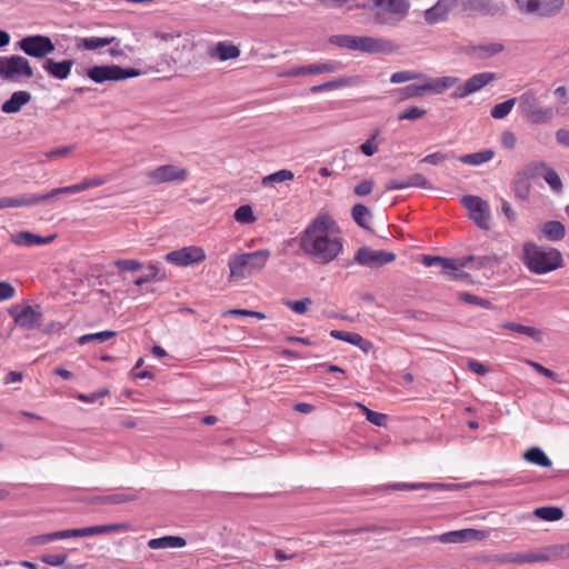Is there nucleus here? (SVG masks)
<instances>
[{
	"instance_id": "1",
	"label": "nucleus",
	"mask_w": 569,
	"mask_h": 569,
	"mask_svg": "<svg viewBox=\"0 0 569 569\" xmlns=\"http://www.w3.org/2000/svg\"><path fill=\"white\" fill-rule=\"evenodd\" d=\"M300 249L316 262L328 264L343 250L336 221L329 214H318L298 238Z\"/></svg>"
},
{
	"instance_id": "2",
	"label": "nucleus",
	"mask_w": 569,
	"mask_h": 569,
	"mask_svg": "<svg viewBox=\"0 0 569 569\" xmlns=\"http://www.w3.org/2000/svg\"><path fill=\"white\" fill-rule=\"evenodd\" d=\"M522 262L526 268L536 274H546L562 267L561 252L549 246H539L536 242H525L522 247Z\"/></svg>"
},
{
	"instance_id": "3",
	"label": "nucleus",
	"mask_w": 569,
	"mask_h": 569,
	"mask_svg": "<svg viewBox=\"0 0 569 569\" xmlns=\"http://www.w3.org/2000/svg\"><path fill=\"white\" fill-rule=\"evenodd\" d=\"M329 43L341 49L350 51H359L361 53H385L396 52L398 47L387 38H378L370 36H352V34H333L329 38Z\"/></svg>"
},
{
	"instance_id": "4",
	"label": "nucleus",
	"mask_w": 569,
	"mask_h": 569,
	"mask_svg": "<svg viewBox=\"0 0 569 569\" xmlns=\"http://www.w3.org/2000/svg\"><path fill=\"white\" fill-rule=\"evenodd\" d=\"M270 257L271 252L269 249H259L252 252L231 256L228 261L230 278L246 279L261 272Z\"/></svg>"
},
{
	"instance_id": "5",
	"label": "nucleus",
	"mask_w": 569,
	"mask_h": 569,
	"mask_svg": "<svg viewBox=\"0 0 569 569\" xmlns=\"http://www.w3.org/2000/svg\"><path fill=\"white\" fill-rule=\"evenodd\" d=\"M516 99L519 111L532 124L550 122L557 113L552 107H541V97L535 88L525 90Z\"/></svg>"
},
{
	"instance_id": "6",
	"label": "nucleus",
	"mask_w": 569,
	"mask_h": 569,
	"mask_svg": "<svg viewBox=\"0 0 569 569\" xmlns=\"http://www.w3.org/2000/svg\"><path fill=\"white\" fill-rule=\"evenodd\" d=\"M518 11L537 19H552L559 16L566 0H515Z\"/></svg>"
},
{
	"instance_id": "7",
	"label": "nucleus",
	"mask_w": 569,
	"mask_h": 569,
	"mask_svg": "<svg viewBox=\"0 0 569 569\" xmlns=\"http://www.w3.org/2000/svg\"><path fill=\"white\" fill-rule=\"evenodd\" d=\"M428 81L422 84H408L399 89V94L401 99H410L422 97L426 93H435L441 94L450 88H453L458 82H460L459 78L452 76H446L436 79H427Z\"/></svg>"
},
{
	"instance_id": "8",
	"label": "nucleus",
	"mask_w": 569,
	"mask_h": 569,
	"mask_svg": "<svg viewBox=\"0 0 569 569\" xmlns=\"http://www.w3.org/2000/svg\"><path fill=\"white\" fill-rule=\"evenodd\" d=\"M33 77L29 60L19 54L0 56V78L21 82Z\"/></svg>"
},
{
	"instance_id": "9",
	"label": "nucleus",
	"mask_w": 569,
	"mask_h": 569,
	"mask_svg": "<svg viewBox=\"0 0 569 569\" xmlns=\"http://www.w3.org/2000/svg\"><path fill=\"white\" fill-rule=\"evenodd\" d=\"M18 48L27 56L42 59L52 53L56 49L52 40L47 36L36 34L22 38L18 42Z\"/></svg>"
},
{
	"instance_id": "10",
	"label": "nucleus",
	"mask_w": 569,
	"mask_h": 569,
	"mask_svg": "<svg viewBox=\"0 0 569 569\" xmlns=\"http://www.w3.org/2000/svg\"><path fill=\"white\" fill-rule=\"evenodd\" d=\"M462 206L468 209L472 221L483 230L489 229V206L478 196H463L461 199Z\"/></svg>"
},
{
	"instance_id": "11",
	"label": "nucleus",
	"mask_w": 569,
	"mask_h": 569,
	"mask_svg": "<svg viewBox=\"0 0 569 569\" xmlns=\"http://www.w3.org/2000/svg\"><path fill=\"white\" fill-rule=\"evenodd\" d=\"M396 259V254L385 250H372L369 247H361L355 254V262L368 267L379 268Z\"/></svg>"
},
{
	"instance_id": "12",
	"label": "nucleus",
	"mask_w": 569,
	"mask_h": 569,
	"mask_svg": "<svg viewBox=\"0 0 569 569\" xmlns=\"http://www.w3.org/2000/svg\"><path fill=\"white\" fill-rule=\"evenodd\" d=\"M496 79V73L493 72H480L473 74L469 79H467L463 83L459 82L455 86V90L451 93L453 99H463L486 87L488 83Z\"/></svg>"
},
{
	"instance_id": "13",
	"label": "nucleus",
	"mask_w": 569,
	"mask_h": 569,
	"mask_svg": "<svg viewBox=\"0 0 569 569\" xmlns=\"http://www.w3.org/2000/svg\"><path fill=\"white\" fill-rule=\"evenodd\" d=\"M204 259V250L196 246L183 247L178 250H172L166 254V261L179 267H188L193 263H200Z\"/></svg>"
},
{
	"instance_id": "14",
	"label": "nucleus",
	"mask_w": 569,
	"mask_h": 569,
	"mask_svg": "<svg viewBox=\"0 0 569 569\" xmlns=\"http://www.w3.org/2000/svg\"><path fill=\"white\" fill-rule=\"evenodd\" d=\"M188 176L189 172L187 169L174 164L159 166L147 172V178L156 184L172 181H186Z\"/></svg>"
},
{
	"instance_id": "15",
	"label": "nucleus",
	"mask_w": 569,
	"mask_h": 569,
	"mask_svg": "<svg viewBox=\"0 0 569 569\" xmlns=\"http://www.w3.org/2000/svg\"><path fill=\"white\" fill-rule=\"evenodd\" d=\"M9 313L14 323L26 330L39 327L42 317L40 311L29 305L13 306L9 309Z\"/></svg>"
},
{
	"instance_id": "16",
	"label": "nucleus",
	"mask_w": 569,
	"mask_h": 569,
	"mask_svg": "<svg viewBox=\"0 0 569 569\" xmlns=\"http://www.w3.org/2000/svg\"><path fill=\"white\" fill-rule=\"evenodd\" d=\"M375 7L388 12L391 18L381 19L380 22L383 24H391L392 21L399 22L403 20L410 10L409 0H372Z\"/></svg>"
},
{
	"instance_id": "17",
	"label": "nucleus",
	"mask_w": 569,
	"mask_h": 569,
	"mask_svg": "<svg viewBox=\"0 0 569 569\" xmlns=\"http://www.w3.org/2000/svg\"><path fill=\"white\" fill-rule=\"evenodd\" d=\"M103 183H104V180L102 178H88V179H84L81 182L76 183V184H71V186H67V187H60V188H54V189H52L51 191H49V192H47L44 194H40L41 202L49 201V200H51L54 197L60 196V194L79 193V192H82L84 190L102 186Z\"/></svg>"
},
{
	"instance_id": "18",
	"label": "nucleus",
	"mask_w": 569,
	"mask_h": 569,
	"mask_svg": "<svg viewBox=\"0 0 569 569\" xmlns=\"http://www.w3.org/2000/svg\"><path fill=\"white\" fill-rule=\"evenodd\" d=\"M463 10L481 16H503L506 6L501 1L495 0H467L463 3Z\"/></svg>"
},
{
	"instance_id": "19",
	"label": "nucleus",
	"mask_w": 569,
	"mask_h": 569,
	"mask_svg": "<svg viewBox=\"0 0 569 569\" xmlns=\"http://www.w3.org/2000/svg\"><path fill=\"white\" fill-rule=\"evenodd\" d=\"M342 67L339 61H328L325 63H313L308 66H301L291 68L286 72L287 77H300L306 74H319V73H332L340 70Z\"/></svg>"
},
{
	"instance_id": "20",
	"label": "nucleus",
	"mask_w": 569,
	"mask_h": 569,
	"mask_svg": "<svg viewBox=\"0 0 569 569\" xmlns=\"http://www.w3.org/2000/svg\"><path fill=\"white\" fill-rule=\"evenodd\" d=\"M459 0H438L436 4L427 9L423 13L428 24H436L447 20L450 11L455 9Z\"/></svg>"
},
{
	"instance_id": "21",
	"label": "nucleus",
	"mask_w": 569,
	"mask_h": 569,
	"mask_svg": "<svg viewBox=\"0 0 569 569\" xmlns=\"http://www.w3.org/2000/svg\"><path fill=\"white\" fill-rule=\"evenodd\" d=\"M483 538L485 533L482 531L472 528L447 531L436 537L441 543H462L471 540H481Z\"/></svg>"
},
{
	"instance_id": "22",
	"label": "nucleus",
	"mask_w": 569,
	"mask_h": 569,
	"mask_svg": "<svg viewBox=\"0 0 569 569\" xmlns=\"http://www.w3.org/2000/svg\"><path fill=\"white\" fill-rule=\"evenodd\" d=\"M240 53L241 51L239 47L232 44L227 40L219 41L208 49L209 57L212 59H217L219 61L236 59L240 56Z\"/></svg>"
},
{
	"instance_id": "23",
	"label": "nucleus",
	"mask_w": 569,
	"mask_h": 569,
	"mask_svg": "<svg viewBox=\"0 0 569 569\" xmlns=\"http://www.w3.org/2000/svg\"><path fill=\"white\" fill-rule=\"evenodd\" d=\"M456 487L453 483H440V482H395L386 485V489L395 490H418V489H431L436 491L452 490Z\"/></svg>"
},
{
	"instance_id": "24",
	"label": "nucleus",
	"mask_w": 569,
	"mask_h": 569,
	"mask_svg": "<svg viewBox=\"0 0 569 569\" xmlns=\"http://www.w3.org/2000/svg\"><path fill=\"white\" fill-rule=\"evenodd\" d=\"M31 99L32 96L29 91H14L10 98L1 104V111L7 114L18 113L26 104L31 101Z\"/></svg>"
},
{
	"instance_id": "25",
	"label": "nucleus",
	"mask_w": 569,
	"mask_h": 569,
	"mask_svg": "<svg viewBox=\"0 0 569 569\" xmlns=\"http://www.w3.org/2000/svg\"><path fill=\"white\" fill-rule=\"evenodd\" d=\"M54 238V234L41 237L29 231H20L12 236V242L17 246L32 247L51 243Z\"/></svg>"
},
{
	"instance_id": "26",
	"label": "nucleus",
	"mask_w": 569,
	"mask_h": 569,
	"mask_svg": "<svg viewBox=\"0 0 569 569\" xmlns=\"http://www.w3.org/2000/svg\"><path fill=\"white\" fill-rule=\"evenodd\" d=\"M458 261H463L465 268L470 267L475 270L481 269H493L499 263V258L496 254L492 256H466L458 258Z\"/></svg>"
},
{
	"instance_id": "27",
	"label": "nucleus",
	"mask_w": 569,
	"mask_h": 569,
	"mask_svg": "<svg viewBox=\"0 0 569 569\" xmlns=\"http://www.w3.org/2000/svg\"><path fill=\"white\" fill-rule=\"evenodd\" d=\"M422 263L427 267H441L445 276L448 271H458L459 269L465 268L466 264L463 261H458V259L443 258L439 256H423Z\"/></svg>"
},
{
	"instance_id": "28",
	"label": "nucleus",
	"mask_w": 569,
	"mask_h": 569,
	"mask_svg": "<svg viewBox=\"0 0 569 569\" xmlns=\"http://www.w3.org/2000/svg\"><path fill=\"white\" fill-rule=\"evenodd\" d=\"M72 66V60H63L57 62L52 59H47L42 67L51 77L63 80L70 76Z\"/></svg>"
},
{
	"instance_id": "29",
	"label": "nucleus",
	"mask_w": 569,
	"mask_h": 569,
	"mask_svg": "<svg viewBox=\"0 0 569 569\" xmlns=\"http://www.w3.org/2000/svg\"><path fill=\"white\" fill-rule=\"evenodd\" d=\"M41 203L40 194H23L18 197L0 198V209L31 207Z\"/></svg>"
},
{
	"instance_id": "30",
	"label": "nucleus",
	"mask_w": 569,
	"mask_h": 569,
	"mask_svg": "<svg viewBox=\"0 0 569 569\" xmlns=\"http://www.w3.org/2000/svg\"><path fill=\"white\" fill-rule=\"evenodd\" d=\"M186 540L179 536H163L160 538H153L148 541V547L152 550L158 549H174L182 548L186 546Z\"/></svg>"
},
{
	"instance_id": "31",
	"label": "nucleus",
	"mask_w": 569,
	"mask_h": 569,
	"mask_svg": "<svg viewBox=\"0 0 569 569\" xmlns=\"http://www.w3.org/2000/svg\"><path fill=\"white\" fill-rule=\"evenodd\" d=\"M542 237L549 241H559L566 236V228L562 222L552 220L540 226Z\"/></svg>"
},
{
	"instance_id": "32",
	"label": "nucleus",
	"mask_w": 569,
	"mask_h": 569,
	"mask_svg": "<svg viewBox=\"0 0 569 569\" xmlns=\"http://www.w3.org/2000/svg\"><path fill=\"white\" fill-rule=\"evenodd\" d=\"M503 49L502 43L488 42L471 47L469 53L479 59H487L500 53Z\"/></svg>"
},
{
	"instance_id": "33",
	"label": "nucleus",
	"mask_w": 569,
	"mask_h": 569,
	"mask_svg": "<svg viewBox=\"0 0 569 569\" xmlns=\"http://www.w3.org/2000/svg\"><path fill=\"white\" fill-rule=\"evenodd\" d=\"M501 328L513 331L519 335L527 336L536 342H540L542 340L541 331L535 327L525 326L516 322H503L501 323Z\"/></svg>"
},
{
	"instance_id": "34",
	"label": "nucleus",
	"mask_w": 569,
	"mask_h": 569,
	"mask_svg": "<svg viewBox=\"0 0 569 569\" xmlns=\"http://www.w3.org/2000/svg\"><path fill=\"white\" fill-rule=\"evenodd\" d=\"M495 156L493 150L485 149L473 153L461 154L458 157V160L465 164L469 166H481L488 161H490Z\"/></svg>"
},
{
	"instance_id": "35",
	"label": "nucleus",
	"mask_w": 569,
	"mask_h": 569,
	"mask_svg": "<svg viewBox=\"0 0 569 569\" xmlns=\"http://www.w3.org/2000/svg\"><path fill=\"white\" fill-rule=\"evenodd\" d=\"M146 72L134 68H122L120 66H109V81H122L144 74Z\"/></svg>"
},
{
	"instance_id": "36",
	"label": "nucleus",
	"mask_w": 569,
	"mask_h": 569,
	"mask_svg": "<svg viewBox=\"0 0 569 569\" xmlns=\"http://www.w3.org/2000/svg\"><path fill=\"white\" fill-rule=\"evenodd\" d=\"M523 458L536 466L548 468L552 465L551 460L548 458V456L545 453L542 449L539 447H532L528 449Z\"/></svg>"
},
{
	"instance_id": "37",
	"label": "nucleus",
	"mask_w": 569,
	"mask_h": 569,
	"mask_svg": "<svg viewBox=\"0 0 569 569\" xmlns=\"http://www.w3.org/2000/svg\"><path fill=\"white\" fill-rule=\"evenodd\" d=\"M107 532V525L91 526L79 529L64 530L66 539L73 537H88Z\"/></svg>"
},
{
	"instance_id": "38",
	"label": "nucleus",
	"mask_w": 569,
	"mask_h": 569,
	"mask_svg": "<svg viewBox=\"0 0 569 569\" xmlns=\"http://www.w3.org/2000/svg\"><path fill=\"white\" fill-rule=\"evenodd\" d=\"M535 168L545 169L543 179L552 190L560 191L562 189L561 179L555 169L548 168L545 162L537 163Z\"/></svg>"
},
{
	"instance_id": "39",
	"label": "nucleus",
	"mask_w": 569,
	"mask_h": 569,
	"mask_svg": "<svg viewBox=\"0 0 569 569\" xmlns=\"http://www.w3.org/2000/svg\"><path fill=\"white\" fill-rule=\"evenodd\" d=\"M351 214H352L355 222L359 227H361L363 229H369L368 221L371 219V212L365 204H362V203L355 204L352 207Z\"/></svg>"
},
{
	"instance_id": "40",
	"label": "nucleus",
	"mask_w": 569,
	"mask_h": 569,
	"mask_svg": "<svg viewBox=\"0 0 569 569\" xmlns=\"http://www.w3.org/2000/svg\"><path fill=\"white\" fill-rule=\"evenodd\" d=\"M533 515L546 521H558L563 517V511L559 507H539Z\"/></svg>"
},
{
	"instance_id": "41",
	"label": "nucleus",
	"mask_w": 569,
	"mask_h": 569,
	"mask_svg": "<svg viewBox=\"0 0 569 569\" xmlns=\"http://www.w3.org/2000/svg\"><path fill=\"white\" fill-rule=\"evenodd\" d=\"M420 79H428V76L413 70H402L392 73L390 77V82L396 84Z\"/></svg>"
},
{
	"instance_id": "42",
	"label": "nucleus",
	"mask_w": 569,
	"mask_h": 569,
	"mask_svg": "<svg viewBox=\"0 0 569 569\" xmlns=\"http://www.w3.org/2000/svg\"><path fill=\"white\" fill-rule=\"evenodd\" d=\"M513 191H515V194L516 197L525 200L528 198L529 196V191H530V183H529V180H528V176L523 172H519L515 179V182H513Z\"/></svg>"
},
{
	"instance_id": "43",
	"label": "nucleus",
	"mask_w": 569,
	"mask_h": 569,
	"mask_svg": "<svg viewBox=\"0 0 569 569\" xmlns=\"http://www.w3.org/2000/svg\"><path fill=\"white\" fill-rule=\"evenodd\" d=\"M295 178V174L291 170L282 169L279 171H276L271 174H268L262 178V184L269 186L272 183H281L284 181H290Z\"/></svg>"
},
{
	"instance_id": "44",
	"label": "nucleus",
	"mask_w": 569,
	"mask_h": 569,
	"mask_svg": "<svg viewBox=\"0 0 569 569\" xmlns=\"http://www.w3.org/2000/svg\"><path fill=\"white\" fill-rule=\"evenodd\" d=\"M517 102V99L516 98H511V99H508L503 102H500L498 104H496L491 111H490V116L495 119H503L506 118L512 110V108L515 107Z\"/></svg>"
},
{
	"instance_id": "45",
	"label": "nucleus",
	"mask_w": 569,
	"mask_h": 569,
	"mask_svg": "<svg viewBox=\"0 0 569 569\" xmlns=\"http://www.w3.org/2000/svg\"><path fill=\"white\" fill-rule=\"evenodd\" d=\"M133 52V49L129 46H121L120 41L116 38H109V54L119 58L124 57L128 58L130 53Z\"/></svg>"
},
{
	"instance_id": "46",
	"label": "nucleus",
	"mask_w": 569,
	"mask_h": 569,
	"mask_svg": "<svg viewBox=\"0 0 569 569\" xmlns=\"http://www.w3.org/2000/svg\"><path fill=\"white\" fill-rule=\"evenodd\" d=\"M459 299L466 303L478 306L483 309H493V305L490 300L483 299L469 292H461Z\"/></svg>"
},
{
	"instance_id": "47",
	"label": "nucleus",
	"mask_w": 569,
	"mask_h": 569,
	"mask_svg": "<svg viewBox=\"0 0 569 569\" xmlns=\"http://www.w3.org/2000/svg\"><path fill=\"white\" fill-rule=\"evenodd\" d=\"M159 268L156 263H149L146 268V272L139 277L132 279V282L140 287L158 278Z\"/></svg>"
},
{
	"instance_id": "48",
	"label": "nucleus",
	"mask_w": 569,
	"mask_h": 569,
	"mask_svg": "<svg viewBox=\"0 0 569 569\" xmlns=\"http://www.w3.org/2000/svg\"><path fill=\"white\" fill-rule=\"evenodd\" d=\"M349 83H350V81L347 78H338V79L330 80V81H327V82L318 84V86H313L310 89V91L312 93H319V92H322V91H326V90H332V89H338V88H341V87H346Z\"/></svg>"
},
{
	"instance_id": "49",
	"label": "nucleus",
	"mask_w": 569,
	"mask_h": 569,
	"mask_svg": "<svg viewBox=\"0 0 569 569\" xmlns=\"http://www.w3.org/2000/svg\"><path fill=\"white\" fill-rule=\"evenodd\" d=\"M427 114V110L419 107H409L398 114V120L416 121L423 118Z\"/></svg>"
},
{
	"instance_id": "50",
	"label": "nucleus",
	"mask_w": 569,
	"mask_h": 569,
	"mask_svg": "<svg viewBox=\"0 0 569 569\" xmlns=\"http://www.w3.org/2000/svg\"><path fill=\"white\" fill-rule=\"evenodd\" d=\"M113 264L119 272H134L142 267L139 261L132 259H119Z\"/></svg>"
},
{
	"instance_id": "51",
	"label": "nucleus",
	"mask_w": 569,
	"mask_h": 569,
	"mask_svg": "<svg viewBox=\"0 0 569 569\" xmlns=\"http://www.w3.org/2000/svg\"><path fill=\"white\" fill-rule=\"evenodd\" d=\"M148 37L151 39H157L163 42H171L174 39L180 38V32H172V31H161V30H154V29H148Z\"/></svg>"
},
{
	"instance_id": "52",
	"label": "nucleus",
	"mask_w": 569,
	"mask_h": 569,
	"mask_svg": "<svg viewBox=\"0 0 569 569\" xmlns=\"http://www.w3.org/2000/svg\"><path fill=\"white\" fill-rule=\"evenodd\" d=\"M104 46H107V38L99 37L82 38L78 43V48H83L87 50H94Z\"/></svg>"
},
{
	"instance_id": "53",
	"label": "nucleus",
	"mask_w": 569,
	"mask_h": 569,
	"mask_svg": "<svg viewBox=\"0 0 569 569\" xmlns=\"http://www.w3.org/2000/svg\"><path fill=\"white\" fill-rule=\"evenodd\" d=\"M330 337H332L333 339H337V340L348 342L353 346L357 345V342H360V340H359L360 335L356 333V332H348V331L333 329L330 331Z\"/></svg>"
},
{
	"instance_id": "54",
	"label": "nucleus",
	"mask_w": 569,
	"mask_h": 569,
	"mask_svg": "<svg viewBox=\"0 0 569 569\" xmlns=\"http://www.w3.org/2000/svg\"><path fill=\"white\" fill-rule=\"evenodd\" d=\"M238 222L251 223L256 220L253 211L250 206H240L233 214Z\"/></svg>"
},
{
	"instance_id": "55",
	"label": "nucleus",
	"mask_w": 569,
	"mask_h": 569,
	"mask_svg": "<svg viewBox=\"0 0 569 569\" xmlns=\"http://www.w3.org/2000/svg\"><path fill=\"white\" fill-rule=\"evenodd\" d=\"M312 303L310 298H303L300 300H288L284 302L286 307L292 310L295 313L302 315L307 311L308 307Z\"/></svg>"
},
{
	"instance_id": "56",
	"label": "nucleus",
	"mask_w": 569,
	"mask_h": 569,
	"mask_svg": "<svg viewBox=\"0 0 569 569\" xmlns=\"http://www.w3.org/2000/svg\"><path fill=\"white\" fill-rule=\"evenodd\" d=\"M136 498V495L131 490L109 492V505H120L131 501Z\"/></svg>"
},
{
	"instance_id": "57",
	"label": "nucleus",
	"mask_w": 569,
	"mask_h": 569,
	"mask_svg": "<svg viewBox=\"0 0 569 569\" xmlns=\"http://www.w3.org/2000/svg\"><path fill=\"white\" fill-rule=\"evenodd\" d=\"M408 188L430 189L431 184L428 179L421 173H413L407 178Z\"/></svg>"
},
{
	"instance_id": "58",
	"label": "nucleus",
	"mask_w": 569,
	"mask_h": 569,
	"mask_svg": "<svg viewBox=\"0 0 569 569\" xmlns=\"http://www.w3.org/2000/svg\"><path fill=\"white\" fill-rule=\"evenodd\" d=\"M76 149L74 144L59 147L53 150L46 151L43 156L47 159H59L68 157Z\"/></svg>"
},
{
	"instance_id": "59",
	"label": "nucleus",
	"mask_w": 569,
	"mask_h": 569,
	"mask_svg": "<svg viewBox=\"0 0 569 569\" xmlns=\"http://www.w3.org/2000/svg\"><path fill=\"white\" fill-rule=\"evenodd\" d=\"M40 560L49 566L59 567L62 566L67 560L66 553H57V555H43Z\"/></svg>"
},
{
	"instance_id": "60",
	"label": "nucleus",
	"mask_w": 569,
	"mask_h": 569,
	"mask_svg": "<svg viewBox=\"0 0 569 569\" xmlns=\"http://www.w3.org/2000/svg\"><path fill=\"white\" fill-rule=\"evenodd\" d=\"M88 76L91 80L98 83L107 81V66L94 67L88 71Z\"/></svg>"
},
{
	"instance_id": "61",
	"label": "nucleus",
	"mask_w": 569,
	"mask_h": 569,
	"mask_svg": "<svg viewBox=\"0 0 569 569\" xmlns=\"http://www.w3.org/2000/svg\"><path fill=\"white\" fill-rule=\"evenodd\" d=\"M525 563H536L549 560V555L543 551L523 552Z\"/></svg>"
},
{
	"instance_id": "62",
	"label": "nucleus",
	"mask_w": 569,
	"mask_h": 569,
	"mask_svg": "<svg viewBox=\"0 0 569 569\" xmlns=\"http://www.w3.org/2000/svg\"><path fill=\"white\" fill-rule=\"evenodd\" d=\"M448 158H449L448 153H443V152L437 151V152L427 154L426 157H423L420 160V162L430 163V164L437 166V164H440L441 162H443L445 160H447Z\"/></svg>"
},
{
	"instance_id": "63",
	"label": "nucleus",
	"mask_w": 569,
	"mask_h": 569,
	"mask_svg": "<svg viewBox=\"0 0 569 569\" xmlns=\"http://www.w3.org/2000/svg\"><path fill=\"white\" fill-rule=\"evenodd\" d=\"M372 189H373V181L370 179H367V180L359 182L355 187V193L359 197H365V196H368L369 193H371Z\"/></svg>"
},
{
	"instance_id": "64",
	"label": "nucleus",
	"mask_w": 569,
	"mask_h": 569,
	"mask_svg": "<svg viewBox=\"0 0 569 569\" xmlns=\"http://www.w3.org/2000/svg\"><path fill=\"white\" fill-rule=\"evenodd\" d=\"M517 143V137L516 134L510 131L506 130L501 134V146L508 150H512L516 147Z\"/></svg>"
}]
</instances>
